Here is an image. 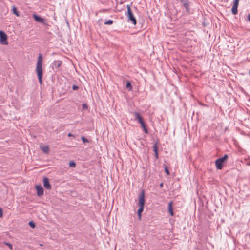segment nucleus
Instances as JSON below:
<instances>
[{
	"label": "nucleus",
	"mask_w": 250,
	"mask_h": 250,
	"mask_svg": "<svg viewBox=\"0 0 250 250\" xmlns=\"http://www.w3.org/2000/svg\"><path fill=\"white\" fill-rule=\"evenodd\" d=\"M42 57L41 54H40L38 57L36 67V71L39 80V82L41 84H42V78L43 75V71L42 68Z\"/></svg>",
	"instance_id": "f257e3e1"
},
{
	"label": "nucleus",
	"mask_w": 250,
	"mask_h": 250,
	"mask_svg": "<svg viewBox=\"0 0 250 250\" xmlns=\"http://www.w3.org/2000/svg\"><path fill=\"white\" fill-rule=\"evenodd\" d=\"M228 158V155L225 154L222 157L216 159L215 162L216 168L219 170L222 169L223 167V164L227 160Z\"/></svg>",
	"instance_id": "f03ea898"
},
{
	"label": "nucleus",
	"mask_w": 250,
	"mask_h": 250,
	"mask_svg": "<svg viewBox=\"0 0 250 250\" xmlns=\"http://www.w3.org/2000/svg\"><path fill=\"white\" fill-rule=\"evenodd\" d=\"M126 15L128 17V21H130L134 25L137 24V20L131 10L130 5H127V12Z\"/></svg>",
	"instance_id": "7ed1b4c3"
},
{
	"label": "nucleus",
	"mask_w": 250,
	"mask_h": 250,
	"mask_svg": "<svg viewBox=\"0 0 250 250\" xmlns=\"http://www.w3.org/2000/svg\"><path fill=\"white\" fill-rule=\"evenodd\" d=\"M0 42L3 45H7V36L3 31H0Z\"/></svg>",
	"instance_id": "20e7f679"
},
{
	"label": "nucleus",
	"mask_w": 250,
	"mask_h": 250,
	"mask_svg": "<svg viewBox=\"0 0 250 250\" xmlns=\"http://www.w3.org/2000/svg\"><path fill=\"white\" fill-rule=\"evenodd\" d=\"M145 190L143 189L141 190V192L139 195L138 206H145Z\"/></svg>",
	"instance_id": "39448f33"
},
{
	"label": "nucleus",
	"mask_w": 250,
	"mask_h": 250,
	"mask_svg": "<svg viewBox=\"0 0 250 250\" xmlns=\"http://www.w3.org/2000/svg\"><path fill=\"white\" fill-rule=\"evenodd\" d=\"M33 18L37 22L43 23L45 25H48L46 22H44V20L40 16L36 14H33Z\"/></svg>",
	"instance_id": "423d86ee"
},
{
	"label": "nucleus",
	"mask_w": 250,
	"mask_h": 250,
	"mask_svg": "<svg viewBox=\"0 0 250 250\" xmlns=\"http://www.w3.org/2000/svg\"><path fill=\"white\" fill-rule=\"evenodd\" d=\"M180 1L182 3L183 6L186 8L187 12L189 13L190 7L188 0H180Z\"/></svg>",
	"instance_id": "0eeeda50"
},
{
	"label": "nucleus",
	"mask_w": 250,
	"mask_h": 250,
	"mask_svg": "<svg viewBox=\"0 0 250 250\" xmlns=\"http://www.w3.org/2000/svg\"><path fill=\"white\" fill-rule=\"evenodd\" d=\"M43 183L44 187L48 190L51 189V186L50 184L49 179L47 177H44L43 179Z\"/></svg>",
	"instance_id": "6e6552de"
},
{
	"label": "nucleus",
	"mask_w": 250,
	"mask_h": 250,
	"mask_svg": "<svg viewBox=\"0 0 250 250\" xmlns=\"http://www.w3.org/2000/svg\"><path fill=\"white\" fill-rule=\"evenodd\" d=\"M35 188L38 196L40 197L43 194L44 190L41 185H36Z\"/></svg>",
	"instance_id": "1a4fd4ad"
},
{
	"label": "nucleus",
	"mask_w": 250,
	"mask_h": 250,
	"mask_svg": "<svg viewBox=\"0 0 250 250\" xmlns=\"http://www.w3.org/2000/svg\"><path fill=\"white\" fill-rule=\"evenodd\" d=\"M134 114L135 116V119L137 120L140 124L144 122L143 118L139 112H134Z\"/></svg>",
	"instance_id": "9d476101"
},
{
	"label": "nucleus",
	"mask_w": 250,
	"mask_h": 250,
	"mask_svg": "<svg viewBox=\"0 0 250 250\" xmlns=\"http://www.w3.org/2000/svg\"><path fill=\"white\" fill-rule=\"evenodd\" d=\"M172 205V201L169 202L168 204V211L171 216H173L174 215Z\"/></svg>",
	"instance_id": "9b49d317"
},
{
	"label": "nucleus",
	"mask_w": 250,
	"mask_h": 250,
	"mask_svg": "<svg viewBox=\"0 0 250 250\" xmlns=\"http://www.w3.org/2000/svg\"><path fill=\"white\" fill-rule=\"evenodd\" d=\"M153 151L155 153V157L156 159L158 158V148L157 146V142H156L153 146Z\"/></svg>",
	"instance_id": "f8f14e48"
},
{
	"label": "nucleus",
	"mask_w": 250,
	"mask_h": 250,
	"mask_svg": "<svg viewBox=\"0 0 250 250\" xmlns=\"http://www.w3.org/2000/svg\"><path fill=\"white\" fill-rule=\"evenodd\" d=\"M62 64V62L61 61H55L53 64V67H55L56 68H58L61 66Z\"/></svg>",
	"instance_id": "ddd939ff"
},
{
	"label": "nucleus",
	"mask_w": 250,
	"mask_h": 250,
	"mask_svg": "<svg viewBox=\"0 0 250 250\" xmlns=\"http://www.w3.org/2000/svg\"><path fill=\"white\" fill-rule=\"evenodd\" d=\"M12 11L13 14H15L17 16H18V17L20 16V13L18 11L17 8L15 6H13L12 7Z\"/></svg>",
	"instance_id": "4468645a"
},
{
	"label": "nucleus",
	"mask_w": 250,
	"mask_h": 250,
	"mask_svg": "<svg viewBox=\"0 0 250 250\" xmlns=\"http://www.w3.org/2000/svg\"><path fill=\"white\" fill-rule=\"evenodd\" d=\"M223 129H224V125L222 123L218 125L216 127V130L218 132L219 135H220V131L223 130Z\"/></svg>",
	"instance_id": "2eb2a0df"
},
{
	"label": "nucleus",
	"mask_w": 250,
	"mask_h": 250,
	"mask_svg": "<svg viewBox=\"0 0 250 250\" xmlns=\"http://www.w3.org/2000/svg\"><path fill=\"white\" fill-rule=\"evenodd\" d=\"M238 7V6H235V5H233L232 6V7L231 8V12H232V13L234 15H236L238 13V10H237Z\"/></svg>",
	"instance_id": "dca6fc26"
},
{
	"label": "nucleus",
	"mask_w": 250,
	"mask_h": 250,
	"mask_svg": "<svg viewBox=\"0 0 250 250\" xmlns=\"http://www.w3.org/2000/svg\"><path fill=\"white\" fill-rule=\"evenodd\" d=\"M41 149L45 153H48L49 151V147L47 146H42Z\"/></svg>",
	"instance_id": "f3484780"
},
{
	"label": "nucleus",
	"mask_w": 250,
	"mask_h": 250,
	"mask_svg": "<svg viewBox=\"0 0 250 250\" xmlns=\"http://www.w3.org/2000/svg\"><path fill=\"white\" fill-rule=\"evenodd\" d=\"M141 127L143 128L144 131L145 133H148V130L146 127L145 122L140 124Z\"/></svg>",
	"instance_id": "a211bd4d"
},
{
	"label": "nucleus",
	"mask_w": 250,
	"mask_h": 250,
	"mask_svg": "<svg viewBox=\"0 0 250 250\" xmlns=\"http://www.w3.org/2000/svg\"><path fill=\"white\" fill-rule=\"evenodd\" d=\"M126 88L129 90V91H132V86L131 85V84L129 81H127L126 84Z\"/></svg>",
	"instance_id": "6ab92c4d"
},
{
	"label": "nucleus",
	"mask_w": 250,
	"mask_h": 250,
	"mask_svg": "<svg viewBox=\"0 0 250 250\" xmlns=\"http://www.w3.org/2000/svg\"><path fill=\"white\" fill-rule=\"evenodd\" d=\"M228 129H229L228 126H224L223 130L220 131V135L225 134L226 133V132L228 130Z\"/></svg>",
	"instance_id": "aec40b11"
},
{
	"label": "nucleus",
	"mask_w": 250,
	"mask_h": 250,
	"mask_svg": "<svg viewBox=\"0 0 250 250\" xmlns=\"http://www.w3.org/2000/svg\"><path fill=\"white\" fill-rule=\"evenodd\" d=\"M139 209H138L137 212L142 213L144 209V206H139Z\"/></svg>",
	"instance_id": "412c9836"
},
{
	"label": "nucleus",
	"mask_w": 250,
	"mask_h": 250,
	"mask_svg": "<svg viewBox=\"0 0 250 250\" xmlns=\"http://www.w3.org/2000/svg\"><path fill=\"white\" fill-rule=\"evenodd\" d=\"M69 166L71 167H76V163L74 161H70L69 163Z\"/></svg>",
	"instance_id": "4be33fe9"
},
{
	"label": "nucleus",
	"mask_w": 250,
	"mask_h": 250,
	"mask_svg": "<svg viewBox=\"0 0 250 250\" xmlns=\"http://www.w3.org/2000/svg\"><path fill=\"white\" fill-rule=\"evenodd\" d=\"M28 224L32 228H34L36 226L35 223L33 221H29Z\"/></svg>",
	"instance_id": "5701e85b"
},
{
	"label": "nucleus",
	"mask_w": 250,
	"mask_h": 250,
	"mask_svg": "<svg viewBox=\"0 0 250 250\" xmlns=\"http://www.w3.org/2000/svg\"><path fill=\"white\" fill-rule=\"evenodd\" d=\"M113 23V21L112 20H108L107 21L104 22L105 25H111Z\"/></svg>",
	"instance_id": "b1692460"
},
{
	"label": "nucleus",
	"mask_w": 250,
	"mask_h": 250,
	"mask_svg": "<svg viewBox=\"0 0 250 250\" xmlns=\"http://www.w3.org/2000/svg\"><path fill=\"white\" fill-rule=\"evenodd\" d=\"M164 170H165V172H166V173L167 175H169L170 174L169 171L167 167V166H165Z\"/></svg>",
	"instance_id": "393cba45"
},
{
	"label": "nucleus",
	"mask_w": 250,
	"mask_h": 250,
	"mask_svg": "<svg viewBox=\"0 0 250 250\" xmlns=\"http://www.w3.org/2000/svg\"><path fill=\"white\" fill-rule=\"evenodd\" d=\"M5 245H7L11 250H13V246L11 244L8 242L4 243Z\"/></svg>",
	"instance_id": "a878e982"
},
{
	"label": "nucleus",
	"mask_w": 250,
	"mask_h": 250,
	"mask_svg": "<svg viewBox=\"0 0 250 250\" xmlns=\"http://www.w3.org/2000/svg\"><path fill=\"white\" fill-rule=\"evenodd\" d=\"M81 139L84 143L89 142V141L84 136H82Z\"/></svg>",
	"instance_id": "bb28decb"
},
{
	"label": "nucleus",
	"mask_w": 250,
	"mask_h": 250,
	"mask_svg": "<svg viewBox=\"0 0 250 250\" xmlns=\"http://www.w3.org/2000/svg\"><path fill=\"white\" fill-rule=\"evenodd\" d=\"M239 0H234L233 5L238 6Z\"/></svg>",
	"instance_id": "cd10ccee"
},
{
	"label": "nucleus",
	"mask_w": 250,
	"mask_h": 250,
	"mask_svg": "<svg viewBox=\"0 0 250 250\" xmlns=\"http://www.w3.org/2000/svg\"><path fill=\"white\" fill-rule=\"evenodd\" d=\"M79 89V86L76 85H73L72 86V89L74 90H77Z\"/></svg>",
	"instance_id": "c85d7f7f"
},
{
	"label": "nucleus",
	"mask_w": 250,
	"mask_h": 250,
	"mask_svg": "<svg viewBox=\"0 0 250 250\" xmlns=\"http://www.w3.org/2000/svg\"><path fill=\"white\" fill-rule=\"evenodd\" d=\"M137 215H138V219L139 220H141V217H142V213L137 212Z\"/></svg>",
	"instance_id": "c756f323"
},
{
	"label": "nucleus",
	"mask_w": 250,
	"mask_h": 250,
	"mask_svg": "<svg viewBox=\"0 0 250 250\" xmlns=\"http://www.w3.org/2000/svg\"><path fill=\"white\" fill-rule=\"evenodd\" d=\"M3 216V210L2 208H0V218L2 217Z\"/></svg>",
	"instance_id": "7c9ffc66"
},
{
	"label": "nucleus",
	"mask_w": 250,
	"mask_h": 250,
	"mask_svg": "<svg viewBox=\"0 0 250 250\" xmlns=\"http://www.w3.org/2000/svg\"><path fill=\"white\" fill-rule=\"evenodd\" d=\"M83 109H87V105L86 104H83Z\"/></svg>",
	"instance_id": "2f4dec72"
},
{
	"label": "nucleus",
	"mask_w": 250,
	"mask_h": 250,
	"mask_svg": "<svg viewBox=\"0 0 250 250\" xmlns=\"http://www.w3.org/2000/svg\"><path fill=\"white\" fill-rule=\"evenodd\" d=\"M68 137H71V136H73V137H74V136L73 135H72L71 133H68Z\"/></svg>",
	"instance_id": "473e14b6"
},
{
	"label": "nucleus",
	"mask_w": 250,
	"mask_h": 250,
	"mask_svg": "<svg viewBox=\"0 0 250 250\" xmlns=\"http://www.w3.org/2000/svg\"><path fill=\"white\" fill-rule=\"evenodd\" d=\"M248 20L250 22V14L248 15Z\"/></svg>",
	"instance_id": "72a5a7b5"
},
{
	"label": "nucleus",
	"mask_w": 250,
	"mask_h": 250,
	"mask_svg": "<svg viewBox=\"0 0 250 250\" xmlns=\"http://www.w3.org/2000/svg\"><path fill=\"white\" fill-rule=\"evenodd\" d=\"M160 187L161 188H162L163 187V183H161L160 184Z\"/></svg>",
	"instance_id": "f704fd0d"
},
{
	"label": "nucleus",
	"mask_w": 250,
	"mask_h": 250,
	"mask_svg": "<svg viewBox=\"0 0 250 250\" xmlns=\"http://www.w3.org/2000/svg\"><path fill=\"white\" fill-rule=\"evenodd\" d=\"M249 73H250V72H249Z\"/></svg>",
	"instance_id": "c9c22d12"
}]
</instances>
